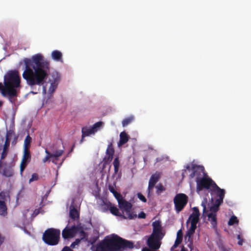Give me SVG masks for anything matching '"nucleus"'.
<instances>
[{"mask_svg":"<svg viewBox=\"0 0 251 251\" xmlns=\"http://www.w3.org/2000/svg\"><path fill=\"white\" fill-rule=\"evenodd\" d=\"M129 137L125 131L121 132L120 134V140L118 143L119 147H120L128 141Z\"/></svg>","mask_w":251,"mask_h":251,"instance_id":"obj_19","label":"nucleus"},{"mask_svg":"<svg viewBox=\"0 0 251 251\" xmlns=\"http://www.w3.org/2000/svg\"><path fill=\"white\" fill-rule=\"evenodd\" d=\"M31 141V137L28 135L26 136L25 141H24V149H27L28 151H29L30 144Z\"/></svg>","mask_w":251,"mask_h":251,"instance_id":"obj_30","label":"nucleus"},{"mask_svg":"<svg viewBox=\"0 0 251 251\" xmlns=\"http://www.w3.org/2000/svg\"><path fill=\"white\" fill-rule=\"evenodd\" d=\"M0 198H2L1 197V193H0Z\"/></svg>","mask_w":251,"mask_h":251,"instance_id":"obj_57","label":"nucleus"},{"mask_svg":"<svg viewBox=\"0 0 251 251\" xmlns=\"http://www.w3.org/2000/svg\"><path fill=\"white\" fill-rule=\"evenodd\" d=\"M197 228V226L191 225L190 228L188 230L186 236L188 237V241H189L191 239V236L195 232V230Z\"/></svg>","mask_w":251,"mask_h":251,"instance_id":"obj_27","label":"nucleus"},{"mask_svg":"<svg viewBox=\"0 0 251 251\" xmlns=\"http://www.w3.org/2000/svg\"><path fill=\"white\" fill-rule=\"evenodd\" d=\"M95 241H96L95 240H94V241L92 242V244L94 243L95 242Z\"/></svg>","mask_w":251,"mask_h":251,"instance_id":"obj_58","label":"nucleus"},{"mask_svg":"<svg viewBox=\"0 0 251 251\" xmlns=\"http://www.w3.org/2000/svg\"><path fill=\"white\" fill-rule=\"evenodd\" d=\"M2 159H1L0 160V169H1V167H2Z\"/></svg>","mask_w":251,"mask_h":251,"instance_id":"obj_52","label":"nucleus"},{"mask_svg":"<svg viewBox=\"0 0 251 251\" xmlns=\"http://www.w3.org/2000/svg\"><path fill=\"white\" fill-rule=\"evenodd\" d=\"M58 84V79L56 78L54 80L50 83V88L49 89V92L50 94H52L53 93L57 88Z\"/></svg>","mask_w":251,"mask_h":251,"instance_id":"obj_21","label":"nucleus"},{"mask_svg":"<svg viewBox=\"0 0 251 251\" xmlns=\"http://www.w3.org/2000/svg\"><path fill=\"white\" fill-rule=\"evenodd\" d=\"M61 251H73L70 247L65 246L64 247Z\"/></svg>","mask_w":251,"mask_h":251,"instance_id":"obj_48","label":"nucleus"},{"mask_svg":"<svg viewBox=\"0 0 251 251\" xmlns=\"http://www.w3.org/2000/svg\"><path fill=\"white\" fill-rule=\"evenodd\" d=\"M134 247L132 242L124 239L116 234L105 237L101 242L91 247L92 251H123Z\"/></svg>","mask_w":251,"mask_h":251,"instance_id":"obj_2","label":"nucleus"},{"mask_svg":"<svg viewBox=\"0 0 251 251\" xmlns=\"http://www.w3.org/2000/svg\"><path fill=\"white\" fill-rule=\"evenodd\" d=\"M74 147H75V145H73V147H72V148L71 149V151L73 150V149H74Z\"/></svg>","mask_w":251,"mask_h":251,"instance_id":"obj_55","label":"nucleus"},{"mask_svg":"<svg viewBox=\"0 0 251 251\" xmlns=\"http://www.w3.org/2000/svg\"><path fill=\"white\" fill-rule=\"evenodd\" d=\"M153 231L152 234L160 236H164L165 233L163 232L161 222L159 220H156L152 223Z\"/></svg>","mask_w":251,"mask_h":251,"instance_id":"obj_17","label":"nucleus"},{"mask_svg":"<svg viewBox=\"0 0 251 251\" xmlns=\"http://www.w3.org/2000/svg\"><path fill=\"white\" fill-rule=\"evenodd\" d=\"M183 239V233L181 229H179L177 232L176 238L175 241L181 243Z\"/></svg>","mask_w":251,"mask_h":251,"instance_id":"obj_35","label":"nucleus"},{"mask_svg":"<svg viewBox=\"0 0 251 251\" xmlns=\"http://www.w3.org/2000/svg\"><path fill=\"white\" fill-rule=\"evenodd\" d=\"M60 235L59 229L53 228H48L43 233V241L47 245L54 246L58 244Z\"/></svg>","mask_w":251,"mask_h":251,"instance_id":"obj_5","label":"nucleus"},{"mask_svg":"<svg viewBox=\"0 0 251 251\" xmlns=\"http://www.w3.org/2000/svg\"><path fill=\"white\" fill-rule=\"evenodd\" d=\"M30 160L31 154L30 151H28L26 149L25 150H24V154L20 164V173L21 175H22L27 164L30 162Z\"/></svg>","mask_w":251,"mask_h":251,"instance_id":"obj_13","label":"nucleus"},{"mask_svg":"<svg viewBox=\"0 0 251 251\" xmlns=\"http://www.w3.org/2000/svg\"><path fill=\"white\" fill-rule=\"evenodd\" d=\"M77 227L75 226H74L70 228L66 227L62 231V237L64 239H69L73 238L76 234V230Z\"/></svg>","mask_w":251,"mask_h":251,"instance_id":"obj_15","label":"nucleus"},{"mask_svg":"<svg viewBox=\"0 0 251 251\" xmlns=\"http://www.w3.org/2000/svg\"><path fill=\"white\" fill-rule=\"evenodd\" d=\"M2 175L6 177H11L13 175V172L11 167H6L3 169Z\"/></svg>","mask_w":251,"mask_h":251,"instance_id":"obj_29","label":"nucleus"},{"mask_svg":"<svg viewBox=\"0 0 251 251\" xmlns=\"http://www.w3.org/2000/svg\"><path fill=\"white\" fill-rule=\"evenodd\" d=\"M238 239L239 240V241L238 242V244L239 245H243V239H241V237H240V235H238Z\"/></svg>","mask_w":251,"mask_h":251,"instance_id":"obj_47","label":"nucleus"},{"mask_svg":"<svg viewBox=\"0 0 251 251\" xmlns=\"http://www.w3.org/2000/svg\"><path fill=\"white\" fill-rule=\"evenodd\" d=\"M7 214V206L4 201L0 200V215L5 216Z\"/></svg>","mask_w":251,"mask_h":251,"instance_id":"obj_25","label":"nucleus"},{"mask_svg":"<svg viewBox=\"0 0 251 251\" xmlns=\"http://www.w3.org/2000/svg\"><path fill=\"white\" fill-rule=\"evenodd\" d=\"M51 57L56 61H62V54L60 51L57 50H53L52 52Z\"/></svg>","mask_w":251,"mask_h":251,"instance_id":"obj_24","label":"nucleus"},{"mask_svg":"<svg viewBox=\"0 0 251 251\" xmlns=\"http://www.w3.org/2000/svg\"><path fill=\"white\" fill-rule=\"evenodd\" d=\"M80 240H81L79 239H76L75 242H73L71 244V247L72 248H74L76 245H78L79 243Z\"/></svg>","mask_w":251,"mask_h":251,"instance_id":"obj_43","label":"nucleus"},{"mask_svg":"<svg viewBox=\"0 0 251 251\" xmlns=\"http://www.w3.org/2000/svg\"><path fill=\"white\" fill-rule=\"evenodd\" d=\"M2 102L0 101V107L2 105Z\"/></svg>","mask_w":251,"mask_h":251,"instance_id":"obj_56","label":"nucleus"},{"mask_svg":"<svg viewBox=\"0 0 251 251\" xmlns=\"http://www.w3.org/2000/svg\"><path fill=\"white\" fill-rule=\"evenodd\" d=\"M103 125V123L101 121H99L98 122L96 123L93 126L91 127L92 129L94 130L95 132H97L100 128Z\"/></svg>","mask_w":251,"mask_h":251,"instance_id":"obj_34","label":"nucleus"},{"mask_svg":"<svg viewBox=\"0 0 251 251\" xmlns=\"http://www.w3.org/2000/svg\"><path fill=\"white\" fill-rule=\"evenodd\" d=\"M5 86H3L1 83H0V90L1 95H2V91L5 89Z\"/></svg>","mask_w":251,"mask_h":251,"instance_id":"obj_49","label":"nucleus"},{"mask_svg":"<svg viewBox=\"0 0 251 251\" xmlns=\"http://www.w3.org/2000/svg\"><path fill=\"white\" fill-rule=\"evenodd\" d=\"M200 213L199 208L197 207L193 208V213L190 215L187 223H191V225L197 226L199 221Z\"/></svg>","mask_w":251,"mask_h":251,"instance_id":"obj_14","label":"nucleus"},{"mask_svg":"<svg viewBox=\"0 0 251 251\" xmlns=\"http://www.w3.org/2000/svg\"><path fill=\"white\" fill-rule=\"evenodd\" d=\"M25 68L22 76L26 84L33 89L36 86L43 85L50 73V62L40 53L24 60Z\"/></svg>","mask_w":251,"mask_h":251,"instance_id":"obj_1","label":"nucleus"},{"mask_svg":"<svg viewBox=\"0 0 251 251\" xmlns=\"http://www.w3.org/2000/svg\"><path fill=\"white\" fill-rule=\"evenodd\" d=\"M196 182L197 183L196 190L198 193L204 189L215 194L225 191V190L221 189L208 175H205L200 179L196 180Z\"/></svg>","mask_w":251,"mask_h":251,"instance_id":"obj_4","label":"nucleus"},{"mask_svg":"<svg viewBox=\"0 0 251 251\" xmlns=\"http://www.w3.org/2000/svg\"><path fill=\"white\" fill-rule=\"evenodd\" d=\"M134 120V117L131 116L127 117L122 121V125L123 126H126L130 124Z\"/></svg>","mask_w":251,"mask_h":251,"instance_id":"obj_32","label":"nucleus"},{"mask_svg":"<svg viewBox=\"0 0 251 251\" xmlns=\"http://www.w3.org/2000/svg\"><path fill=\"white\" fill-rule=\"evenodd\" d=\"M146 217V214L144 212H141L138 214V217L139 218L145 219Z\"/></svg>","mask_w":251,"mask_h":251,"instance_id":"obj_45","label":"nucleus"},{"mask_svg":"<svg viewBox=\"0 0 251 251\" xmlns=\"http://www.w3.org/2000/svg\"><path fill=\"white\" fill-rule=\"evenodd\" d=\"M32 93H34V94H36L37 93L36 92H32Z\"/></svg>","mask_w":251,"mask_h":251,"instance_id":"obj_59","label":"nucleus"},{"mask_svg":"<svg viewBox=\"0 0 251 251\" xmlns=\"http://www.w3.org/2000/svg\"><path fill=\"white\" fill-rule=\"evenodd\" d=\"M113 164L114 167V173L116 174L119 171L120 166V161L118 157L114 159Z\"/></svg>","mask_w":251,"mask_h":251,"instance_id":"obj_31","label":"nucleus"},{"mask_svg":"<svg viewBox=\"0 0 251 251\" xmlns=\"http://www.w3.org/2000/svg\"><path fill=\"white\" fill-rule=\"evenodd\" d=\"M39 209H35L34 211V214H35V215H37L39 213Z\"/></svg>","mask_w":251,"mask_h":251,"instance_id":"obj_50","label":"nucleus"},{"mask_svg":"<svg viewBox=\"0 0 251 251\" xmlns=\"http://www.w3.org/2000/svg\"><path fill=\"white\" fill-rule=\"evenodd\" d=\"M114 149L113 147L112 144L110 143L108 145L106 151V154L110 155L111 156L114 155Z\"/></svg>","mask_w":251,"mask_h":251,"instance_id":"obj_33","label":"nucleus"},{"mask_svg":"<svg viewBox=\"0 0 251 251\" xmlns=\"http://www.w3.org/2000/svg\"><path fill=\"white\" fill-rule=\"evenodd\" d=\"M188 197L184 194L179 193L176 195L174 199L175 209L178 212L181 211L187 204Z\"/></svg>","mask_w":251,"mask_h":251,"instance_id":"obj_7","label":"nucleus"},{"mask_svg":"<svg viewBox=\"0 0 251 251\" xmlns=\"http://www.w3.org/2000/svg\"><path fill=\"white\" fill-rule=\"evenodd\" d=\"M5 89L2 91V96L7 97L9 101L15 103L18 93L21 88V77L17 70L8 71L4 77Z\"/></svg>","mask_w":251,"mask_h":251,"instance_id":"obj_3","label":"nucleus"},{"mask_svg":"<svg viewBox=\"0 0 251 251\" xmlns=\"http://www.w3.org/2000/svg\"><path fill=\"white\" fill-rule=\"evenodd\" d=\"M156 194L158 195L161 194L166 189L162 184H159L156 186Z\"/></svg>","mask_w":251,"mask_h":251,"instance_id":"obj_37","label":"nucleus"},{"mask_svg":"<svg viewBox=\"0 0 251 251\" xmlns=\"http://www.w3.org/2000/svg\"><path fill=\"white\" fill-rule=\"evenodd\" d=\"M224 251H228V250H224Z\"/></svg>","mask_w":251,"mask_h":251,"instance_id":"obj_60","label":"nucleus"},{"mask_svg":"<svg viewBox=\"0 0 251 251\" xmlns=\"http://www.w3.org/2000/svg\"><path fill=\"white\" fill-rule=\"evenodd\" d=\"M113 158V156H111L109 154H106L105 156V157L103 158V162L104 164H107L108 163L112 161V159Z\"/></svg>","mask_w":251,"mask_h":251,"instance_id":"obj_39","label":"nucleus"},{"mask_svg":"<svg viewBox=\"0 0 251 251\" xmlns=\"http://www.w3.org/2000/svg\"><path fill=\"white\" fill-rule=\"evenodd\" d=\"M52 152H50L47 149L45 150L46 153V157L43 159V162L46 163L47 161H51L53 163L57 164L58 160V158L62 156L64 153L63 150H53L51 149Z\"/></svg>","mask_w":251,"mask_h":251,"instance_id":"obj_8","label":"nucleus"},{"mask_svg":"<svg viewBox=\"0 0 251 251\" xmlns=\"http://www.w3.org/2000/svg\"><path fill=\"white\" fill-rule=\"evenodd\" d=\"M82 136L81 139L80 140V143H82L83 141V139L86 136H88L90 135L95 133V131L92 127H88L87 126L83 127L81 129Z\"/></svg>","mask_w":251,"mask_h":251,"instance_id":"obj_18","label":"nucleus"},{"mask_svg":"<svg viewBox=\"0 0 251 251\" xmlns=\"http://www.w3.org/2000/svg\"><path fill=\"white\" fill-rule=\"evenodd\" d=\"M186 169L188 170H190V167L189 165H187L186 167Z\"/></svg>","mask_w":251,"mask_h":251,"instance_id":"obj_53","label":"nucleus"},{"mask_svg":"<svg viewBox=\"0 0 251 251\" xmlns=\"http://www.w3.org/2000/svg\"><path fill=\"white\" fill-rule=\"evenodd\" d=\"M138 198L142 201L146 202L147 199L146 198L140 193H138L137 194Z\"/></svg>","mask_w":251,"mask_h":251,"instance_id":"obj_42","label":"nucleus"},{"mask_svg":"<svg viewBox=\"0 0 251 251\" xmlns=\"http://www.w3.org/2000/svg\"><path fill=\"white\" fill-rule=\"evenodd\" d=\"M43 91L45 93L46 92V87L45 86H43Z\"/></svg>","mask_w":251,"mask_h":251,"instance_id":"obj_54","label":"nucleus"},{"mask_svg":"<svg viewBox=\"0 0 251 251\" xmlns=\"http://www.w3.org/2000/svg\"><path fill=\"white\" fill-rule=\"evenodd\" d=\"M119 208L123 211V218L125 219H133L137 217L136 214L131 211L132 204L123 199V197L118 201Z\"/></svg>","mask_w":251,"mask_h":251,"instance_id":"obj_6","label":"nucleus"},{"mask_svg":"<svg viewBox=\"0 0 251 251\" xmlns=\"http://www.w3.org/2000/svg\"><path fill=\"white\" fill-rule=\"evenodd\" d=\"M180 243L177 242L176 241L175 242V244L171 247V251H173L175 249H176Z\"/></svg>","mask_w":251,"mask_h":251,"instance_id":"obj_46","label":"nucleus"},{"mask_svg":"<svg viewBox=\"0 0 251 251\" xmlns=\"http://www.w3.org/2000/svg\"><path fill=\"white\" fill-rule=\"evenodd\" d=\"M192 170L193 172L190 175V177L192 178L196 177V180L200 179L202 177L207 175L205 172L204 168L202 166L197 165L196 164L193 165L192 167Z\"/></svg>","mask_w":251,"mask_h":251,"instance_id":"obj_11","label":"nucleus"},{"mask_svg":"<svg viewBox=\"0 0 251 251\" xmlns=\"http://www.w3.org/2000/svg\"><path fill=\"white\" fill-rule=\"evenodd\" d=\"M108 190L113 194L117 201L123 197L122 195L120 193L117 192L115 190L114 186H113L112 185H108Z\"/></svg>","mask_w":251,"mask_h":251,"instance_id":"obj_23","label":"nucleus"},{"mask_svg":"<svg viewBox=\"0 0 251 251\" xmlns=\"http://www.w3.org/2000/svg\"><path fill=\"white\" fill-rule=\"evenodd\" d=\"M163 236L151 234L147 240V245L151 250H157L160 247Z\"/></svg>","mask_w":251,"mask_h":251,"instance_id":"obj_10","label":"nucleus"},{"mask_svg":"<svg viewBox=\"0 0 251 251\" xmlns=\"http://www.w3.org/2000/svg\"><path fill=\"white\" fill-rule=\"evenodd\" d=\"M10 145V141L7 139L5 140L3 151L1 155V159H4L7 154L8 149Z\"/></svg>","mask_w":251,"mask_h":251,"instance_id":"obj_22","label":"nucleus"},{"mask_svg":"<svg viewBox=\"0 0 251 251\" xmlns=\"http://www.w3.org/2000/svg\"><path fill=\"white\" fill-rule=\"evenodd\" d=\"M160 177V173L158 172H156L155 174L151 175L149 182V185L148 188L149 195L152 191V189L154 187L157 182L159 180Z\"/></svg>","mask_w":251,"mask_h":251,"instance_id":"obj_16","label":"nucleus"},{"mask_svg":"<svg viewBox=\"0 0 251 251\" xmlns=\"http://www.w3.org/2000/svg\"><path fill=\"white\" fill-rule=\"evenodd\" d=\"M111 205V203L109 202L108 203H104L103 204H101V211L103 212H106L108 210H110Z\"/></svg>","mask_w":251,"mask_h":251,"instance_id":"obj_36","label":"nucleus"},{"mask_svg":"<svg viewBox=\"0 0 251 251\" xmlns=\"http://www.w3.org/2000/svg\"><path fill=\"white\" fill-rule=\"evenodd\" d=\"M216 195L218 198L216 199L213 205L210 207V212L209 213L216 214L217 212L219 210L220 205L223 202V200L225 195V191H222L220 193L216 194Z\"/></svg>","mask_w":251,"mask_h":251,"instance_id":"obj_12","label":"nucleus"},{"mask_svg":"<svg viewBox=\"0 0 251 251\" xmlns=\"http://www.w3.org/2000/svg\"><path fill=\"white\" fill-rule=\"evenodd\" d=\"M207 200L206 198L204 199L201 203V205L203 207L202 216L208 217V220L210 222L212 226L214 228H216L217 226V214L215 213H207L208 211L206 209V204Z\"/></svg>","mask_w":251,"mask_h":251,"instance_id":"obj_9","label":"nucleus"},{"mask_svg":"<svg viewBox=\"0 0 251 251\" xmlns=\"http://www.w3.org/2000/svg\"><path fill=\"white\" fill-rule=\"evenodd\" d=\"M110 212L113 215L117 216H120L123 218L124 214L119 212V210L117 207L114 206H112V205H111V207H110Z\"/></svg>","mask_w":251,"mask_h":251,"instance_id":"obj_28","label":"nucleus"},{"mask_svg":"<svg viewBox=\"0 0 251 251\" xmlns=\"http://www.w3.org/2000/svg\"><path fill=\"white\" fill-rule=\"evenodd\" d=\"M238 220L237 218V217L235 216H232L231 217V218L229 219L228 224L229 226L233 225L235 224L238 223Z\"/></svg>","mask_w":251,"mask_h":251,"instance_id":"obj_38","label":"nucleus"},{"mask_svg":"<svg viewBox=\"0 0 251 251\" xmlns=\"http://www.w3.org/2000/svg\"><path fill=\"white\" fill-rule=\"evenodd\" d=\"M38 179V175L36 173H34L32 175L31 177L29 179V182H31L35 180H37Z\"/></svg>","mask_w":251,"mask_h":251,"instance_id":"obj_41","label":"nucleus"},{"mask_svg":"<svg viewBox=\"0 0 251 251\" xmlns=\"http://www.w3.org/2000/svg\"><path fill=\"white\" fill-rule=\"evenodd\" d=\"M78 228L76 230V233H79V236L80 240H83L87 237V234L84 231L83 228L80 225H78L76 226Z\"/></svg>","mask_w":251,"mask_h":251,"instance_id":"obj_20","label":"nucleus"},{"mask_svg":"<svg viewBox=\"0 0 251 251\" xmlns=\"http://www.w3.org/2000/svg\"><path fill=\"white\" fill-rule=\"evenodd\" d=\"M14 133V130L12 129H9L8 130L6 133L5 140L7 139L8 141H10V138L12 136Z\"/></svg>","mask_w":251,"mask_h":251,"instance_id":"obj_40","label":"nucleus"},{"mask_svg":"<svg viewBox=\"0 0 251 251\" xmlns=\"http://www.w3.org/2000/svg\"><path fill=\"white\" fill-rule=\"evenodd\" d=\"M189 243L188 244V247L190 249V251H192L193 249V244L192 239H191L189 241Z\"/></svg>","mask_w":251,"mask_h":251,"instance_id":"obj_44","label":"nucleus"},{"mask_svg":"<svg viewBox=\"0 0 251 251\" xmlns=\"http://www.w3.org/2000/svg\"><path fill=\"white\" fill-rule=\"evenodd\" d=\"M70 216L74 220H76L79 218V213L76 208L73 207L70 209Z\"/></svg>","mask_w":251,"mask_h":251,"instance_id":"obj_26","label":"nucleus"},{"mask_svg":"<svg viewBox=\"0 0 251 251\" xmlns=\"http://www.w3.org/2000/svg\"><path fill=\"white\" fill-rule=\"evenodd\" d=\"M180 251H188L187 249L184 247L183 246H182Z\"/></svg>","mask_w":251,"mask_h":251,"instance_id":"obj_51","label":"nucleus"}]
</instances>
